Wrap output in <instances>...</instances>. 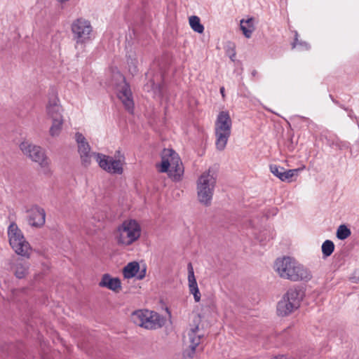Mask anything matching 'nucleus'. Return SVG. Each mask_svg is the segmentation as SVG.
Returning a JSON list of instances; mask_svg holds the SVG:
<instances>
[{
  "mask_svg": "<svg viewBox=\"0 0 359 359\" xmlns=\"http://www.w3.org/2000/svg\"><path fill=\"white\" fill-rule=\"evenodd\" d=\"M274 269L281 278L292 281L309 280L311 278L306 268L290 257L278 258Z\"/></svg>",
  "mask_w": 359,
  "mask_h": 359,
  "instance_id": "1",
  "label": "nucleus"
},
{
  "mask_svg": "<svg viewBox=\"0 0 359 359\" xmlns=\"http://www.w3.org/2000/svg\"><path fill=\"white\" fill-rule=\"evenodd\" d=\"M217 182V175L211 169L201 174L197 181V194L200 203L205 205L211 203Z\"/></svg>",
  "mask_w": 359,
  "mask_h": 359,
  "instance_id": "2",
  "label": "nucleus"
},
{
  "mask_svg": "<svg viewBox=\"0 0 359 359\" xmlns=\"http://www.w3.org/2000/svg\"><path fill=\"white\" fill-rule=\"evenodd\" d=\"M71 30L76 49H83L93 39V29L90 22L83 18L73 21Z\"/></svg>",
  "mask_w": 359,
  "mask_h": 359,
  "instance_id": "3",
  "label": "nucleus"
},
{
  "mask_svg": "<svg viewBox=\"0 0 359 359\" xmlns=\"http://www.w3.org/2000/svg\"><path fill=\"white\" fill-rule=\"evenodd\" d=\"M232 121L226 111H222L217 115L215 123V146L217 150L223 151L231 135Z\"/></svg>",
  "mask_w": 359,
  "mask_h": 359,
  "instance_id": "4",
  "label": "nucleus"
},
{
  "mask_svg": "<svg viewBox=\"0 0 359 359\" xmlns=\"http://www.w3.org/2000/svg\"><path fill=\"white\" fill-rule=\"evenodd\" d=\"M304 297V292L297 287L290 288L278 302L277 313L280 316H287L300 306Z\"/></svg>",
  "mask_w": 359,
  "mask_h": 359,
  "instance_id": "5",
  "label": "nucleus"
},
{
  "mask_svg": "<svg viewBox=\"0 0 359 359\" xmlns=\"http://www.w3.org/2000/svg\"><path fill=\"white\" fill-rule=\"evenodd\" d=\"M141 236V227L135 219L125 220L117 229L116 239L120 245L128 246Z\"/></svg>",
  "mask_w": 359,
  "mask_h": 359,
  "instance_id": "6",
  "label": "nucleus"
},
{
  "mask_svg": "<svg viewBox=\"0 0 359 359\" xmlns=\"http://www.w3.org/2000/svg\"><path fill=\"white\" fill-rule=\"evenodd\" d=\"M9 243L12 249L22 257H28L30 254L31 247L25 240L22 232L15 222H12L8 228Z\"/></svg>",
  "mask_w": 359,
  "mask_h": 359,
  "instance_id": "7",
  "label": "nucleus"
},
{
  "mask_svg": "<svg viewBox=\"0 0 359 359\" xmlns=\"http://www.w3.org/2000/svg\"><path fill=\"white\" fill-rule=\"evenodd\" d=\"M133 322L138 326L147 330H156L163 325V319L158 313L149 310H139L133 312Z\"/></svg>",
  "mask_w": 359,
  "mask_h": 359,
  "instance_id": "8",
  "label": "nucleus"
},
{
  "mask_svg": "<svg viewBox=\"0 0 359 359\" xmlns=\"http://www.w3.org/2000/svg\"><path fill=\"white\" fill-rule=\"evenodd\" d=\"M20 147L25 155L30 158L32 161L39 163L45 174H48L50 172L49 160L41 147L28 142H23L20 144Z\"/></svg>",
  "mask_w": 359,
  "mask_h": 359,
  "instance_id": "9",
  "label": "nucleus"
},
{
  "mask_svg": "<svg viewBox=\"0 0 359 359\" xmlns=\"http://www.w3.org/2000/svg\"><path fill=\"white\" fill-rule=\"evenodd\" d=\"M95 158L99 166L109 174L121 175L123 172V163L121 158L114 159L100 153L95 154Z\"/></svg>",
  "mask_w": 359,
  "mask_h": 359,
  "instance_id": "10",
  "label": "nucleus"
},
{
  "mask_svg": "<svg viewBox=\"0 0 359 359\" xmlns=\"http://www.w3.org/2000/svg\"><path fill=\"white\" fill-rule=\"evenodd\" d=\"M121 84L117 88V96L121 100L126 110L130 113L133 112L134 102L130 86L126 82L125 78L119 75Z\"/></svg>",
  "mask_w": 359,
  "mask_h": 359,
  "instance_id": "11",
  "label": "nucleus"
},
{
  "mask_svg": "<svg viewBox=\"0 0 359 359\" xmlns=\"http://www.w3.org/2000/svg\"><path fill=\"white\" fill-rule=\"evenodd\" d=\"M75 138L78 144V149L82 165L87 167L91 163L92 156H93L95 157L96 153L90 152V147L86 141V137L81 133H76Z\"/></svg>",
  "mask_w": 359,
  "mask_h": 359,
  "instance_id": "12",
  "label": "nucleus"
},
{
  "mask_svg": "<svg viewBox=\"0 0 359 359\" xmlns=\"http://www.w3.org/2000/svg\"><path fill=\"white\" fill-rule=\"evenodd\" d=\"M165 155L172 156V165L168 172L169 177L175 182H179L183 175L184 168L178 154L173 149H164Z\"/></svg>",
  "mask_w": 359,
  "mask_h": 359,
  "instance_id": "13",
  "label": "nucleus"
},
{
  "mask_svg": "<svg viewBox=\"0 0 359 359\" xmlns=\"http://www.w3.org/2000/svg\"><path fill=\"white\" fill-rule=\"evenodd\" d=\"M46 220L45 210L37 206H33L28 210V222L32 226L39 227L44 224Z\"/></svg>",
  "mask_w": 359,
  "mask_h": 359,
  "instance_id": "14",
  "label": "nucleus"
},
{
  "mask_svg": "<svg viewBox=\"0 0 359 359\" xmlns=\"http://www.w3.org/2000/svg\"><path fill=\"white\" fill-rule=\"evenodd\" d=\"M188 336L190 341V351L188 353V356L192 358L195 353L196 347L201 342V339L204 337V334L199 329L198 326L196 325L194 327L190 329L188 332Z\"/></svg>",
  "mask_w": 359,
  "mask_h": 359,
  "instance_id": "15",
  "label": "nucleus"
},
{
  "mask_svg": "<svg viewBox=\"0 0 359 359\" xmlns=\"http://www.w3.org/2000/svg\"><path fill=\"white\" fill-rule=\"evenodd\" d=\"M58 97L53 94L49 97L48 103L46 107V111L48 116L51 119L62 118L61 111L62 107L60 104Z\"/></svg>",
  "mask_w": 359,
  "mask_h": 359,
  "instance_id": "16",
  "label": "nucleus"
},
{
  "mask_svg": "<svg viewBox=\"0 0 359 359\" xmlns=\"http://www.w3.org/2000/svg\"><path fill=\"white\" fill-rule=\"evenodd\" d=\"M188 281L189 292L194 295V300L196 302H198L201 299V293L194 276V269L191 263L188 264Z\"/></svg>",
  "mask_w": 359,
  "mask_h": 359,
  "instance_id": "17",
  "label": "nucleus"
},
{
  "mask_svg": "<svg viewBox=\"0 0 359 359\" xmlns=\"http://www.w3.org/2000/svg\"><path fill=\"white\" fill-rule=\"evenodd\" d=\"M99 285L102 287L108 288L112 291L116 292L121 287V283L118 278H111L108 273L102 276Z\"/></svg>",
  "mask_w": 359,
  "mask_h": 359,
  "instance_id": "18",
  "label": "nucleus"
},
{
  "mask_svg": "<svg viewBox=\"0 0 359 359\" xmlns=\"http://www.w3.org/2000/svg\"><path fill=\"white\" fill-rule=\"evenodd\" d=\"M326 144L332 148L339 150L348 149L351 147V144L348 142L341 140L336 136L326 137Z\"/></svg>",
  "mask_w": 359,
  "mask_h": 359,
  "instance_id": "19",
  "label": "nucleus"
},
{
  "mask_svg": "<svg viewBox=\"0 0 359 359\" xmlns=\"http://www.w3.org/2000/svg\"><path fill=\"white\" fill-rule=\"evenodd\" d=\"M29 266L23 259H18L13 267L15 276L18 278H25L27 274Z\"/></svg>",
  "mask_w": 359,
  "mask_h": 359,
  "instance_id": "20",
  "label": "nucleus"
},
{
  "mask_svg": "<svg viewBox=\"0 0 359 359\" xmlns=\"http://www.w3.org/2000/svg\"><path fill=\"white\" fill-rule=\"evenodd\" d=\"M254 18H250L248 20H241L240 26L244 36L249 39L255 30Z\"/></svg>",
  "mask_w": 359,
  "mask_h": 359,
  "instance_id": "21",
  "label": "nucleus"
},
{
  "mask_svg": "<svg viewBox=\"0 0 359 359\" xmlns=\"http://www.w3.org/2000/svg\"><path fill=\"white\" fill-rule=\"evenodd\" d=\"M140 270V264L137 262L128 263L123 269V274L125 278H131L137 274Z\"/></svg>",
  "mask_w": 359,
  "mask_h": 359,
  "instance_id": "22",
  "label": "nucleus"
},
{
  "mask_svg": "<svg viewBox=\"0 0 359 359\" xmlns=\"http://www.w3.org/2000/svg\"><path fill=\"white\" fill-rule=\"evenodd\" d=\"M304 166L296 169H290L286 170L283 168V182H290L292 181V178L294 177H297L299 174V172L301 170H303L304 169Z\"/></svg>",
  "mask_w": 359,
  "mask_h": 359,
  "instance_id": "23",
  "label": "nucleus"
},
{
  "mask_svg": "<svg viewBox=\"0 0 359 359\" xmlns=\"http://www.w3.org/2000/svg\"><path fill=\"white\" fill-rule=\"evenodd\" d=\"M52 126L50 128V135L52 136V137H55V136H57L59 135L61 130H62V125H63V118H55V119H52Z\"/></svg>",
  "mask_w": 359,
  "mask_h": 359,
  "instance_id": "24",
  "label": "nucleus"
},
{
  "mask_svg": "<svg viewBox=\"0 0 359 359\" xmlns=\"http://www.w3.org/2000/svg\"><path fill=\"white\" fill-rule=\"evenodd\" d=\"M189 25L191 29L198 34H201L204 31V27L201 23L200 18L198 16H191L189 18Z\"/></svg>",
  "mask_w": 359,
  "mask_h": 359,
  "instance_id": "25",
  "label": "nucleus"
},
{
  "mask_svg": "<svg viewBox=\"0 0 359 359\" xmlns=\"http://www.w3.org/2000/svg\"><path fill=\"white\" fill-rule=\"evenodd\" d=\"M172 165V156H169V155H165L163 154L162 156V162L160 166L159 171L161 172H169V168Z\"/></svg>",
  "mask_w": 359,
  "mask_h": 359,
  "instance_id": "26",
  "label": "nucleus"
},
{
  "mask_svg": "<svg viewBox=\"0 0 359 359\" xmlns=\"http://www.w3.org/2000/svg\"><path fill=\"white\" fill-rule=\"evenodd\" d=\"M334 250V244L330 240H326L322 245V252L324 257L330 256Z\"/></svg>",
  "mask_w": 359,
  "mask_h": 359,
  "instance_id": "27",
  "label": "nucleus"
},
{
  "mask_svg": "<svg viewBox=\"0 0 359 359\" xmlns=\"http://www.w3.org/2000/svg\"><path fill=\"white\" fill-rule=\"evenodd\" d=\"M351 233V230L346 225L341 224L337 229V237L339 240H345Z\"/></svg>",
  "mask_w": 359,
  "mask_h": 359,
  "instance_id": "28",
  "label": "nucleus"
},
{
  "mask_svg": "<svg viewBox=\"0 0 359 359\" xmlns=\"http://www.w3.org/2000/svg\"><path fill=\"white\" fill-rule=\"evenodd\" d=\"M292 48L297 47L300 50H309L310 48V46L307 42L303 41H299L298 39L297 32H294V42L292 43Z\"/></svg>",
  "mask_w": 359,
  "mask_h": 359,
  "instance_id": "29",
  "label": "nucleus"
},
{
  "mask_svg": "<svg viewBox=\"0 0 359 359\" xmlns=\"http://www.w3.org/2000/svg\"><path fill=\"white\" fill-rule=\"evenodd\" d=\"M271 172L277 177L279 180L283 181V167L277 165H271L269 166Z\"/></svg>",
  "mask_w": 359,
  "mask_h": 359,
  "instance_id": "30",
  "label": "nucleus"
},
{
  "mask_svg": "<svg viewBox=\"0 0 359 359\" xmlns=\"http://www.w3.org/2000/svg\"><path fill=\"white\" fill-rule=\"evenodd\" d=\"M350 280L352 283H359V270L355 269L351 276H350Z\"/></svg>",
  "mask_w": 359,
  "mask_h": 359,
  "instance_id": "31",
  "label": "nucleus"
},
{
  "mask_svg": "<svg viewBox=\"0 0 359 359\" xmlns=\"http://www.w3.org/2000/svg\"><path fill=\"white\" fill-rule=\"evenodd\" d=\"M145 275H146V269H144L139 273H137V274L136 276H137V278L138 280H142L145 277Z\"/></svg>",
  "mask_w": 359,
  "mask_h": 359,
  "instance_id": "32",
  "label": "nucleus"
},
{
  "mask_svg": "<svg viewBox=\"0 0 359 359\" xmlns=\"http://www.w3.org/2000/svg\"><path fill=\"white\" fill-rule=\"evenodd\" d=\"M130 72L133 74L137 72V66L134 64L133 67H129Z\"/></svg>",
  "mask_w": 359,
  "mask_h": 359,
  "instance_id": "33",
  "label": "nucleus"
},
{
  "mask_svg": "<svg viewBox=\"0 0 359 359\" xmlns=\"http://www.w3.org/2000/svg\"><path fill=\"white\" fill-rule=\"evenodd\" d=\"M299 117L300 118H302V120L305 121L306 122L309 123L310 122H311V121L309 118H306V117H304V116H299Z\"/></svg>",
  "mask_w": 359,
  "mask_h": 359,
  "instance_id": "34",
  "label": "nucleus"
},
{
  "mask_svg": "<svg viewBox=\"0 0 359 359\" xmlns=\"http://www.w3.org/2000/svg\"><path fill=\"white\" fill-rule=\"evenodd\" d=\"M219 90H220V93L222 94V97H224V88L221 87Z\"/></svg>",
  "mask_w": 359,
  "mask_h": 359,
  "instance_id": "35",
  "label": "nucleus"
},
{
  "mask_svg": "<svg viewBox=\"0 0 359 359\" xmlns=\"http://www.w3.org/2000/svg\"><path fill=\"white\" fill-rule=\"evenodd\" d=\"M235 55H236V53H235V52L233 50L232 54L229 55V57L231 58V60L232 61H233V60H234L233 57H235Z\"/></svg>",
  "mask_w": 359,
  "mask_h": 359,
  "instance_id": "36",
  "label": "nucleus"
},
{
  "mask_svg": "<svg viewBox=\"0 0 359 359\" xmlns=\"http://www.w3.org/2000/svg\"><path fill=\"white\" fill-rule=\"evenodd\" d=\"M348 116L351 118L353 117V112L351 110L348 112Z\"/></svg>",
  "mask_w": 359,
  "mask_h": 359,
  "instance_id": "37",
  "label": "nucleus"
},
{
  "mask_svg": "<svg viewBox=\"0 0 359 359\" xmlns=\"http://www.w3.org/2000/svg\"><path fill=\"white\" fill-rule=\"evenodd\" d=\"M151 87L153 89H154L155 88H157L158 87V85L154 83V82L152 83V85H151Z\"/></svg>",
  "mask_w": 359,
  "mask_h": 359,
  "instance_id": "38",
  "label": "nucleus"
}]
</instances>
